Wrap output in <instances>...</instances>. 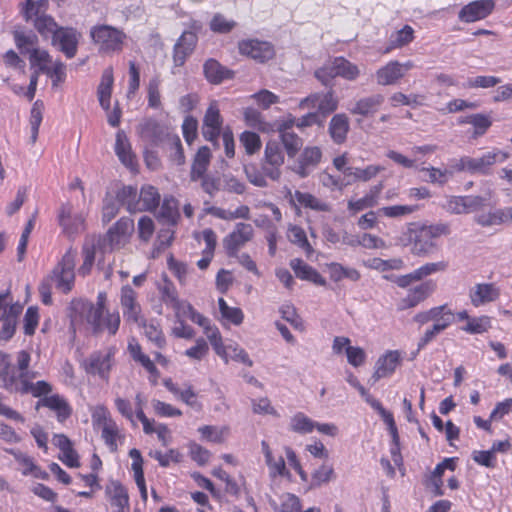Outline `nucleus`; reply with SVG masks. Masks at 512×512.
I'll list each match as a JSON object with an SVG mask.
<instances>
[{"label":"nucleus","mask_w":512,"mask_h":512,"mask_svg":"<svg viewBox=\"0 0 512 512\" xmlns=\"http://www.w3.org/2000/svg\"><path fill=\"white\" fill-rule=\"evenodd\" d=\"M493 191H488L485 196H447L441 207L450 214H468L490 205Z\"/></svg>","instance_id":"obj_8"},{"label":"nucleus","mask_w":512,"mask_h":512,"mask_svg":"<svg viewBox=\"0 0 512 512\" xmlns=\"http://www.w3.org/2000/svg\"><path fill=\"white\" fill-rule=\"evenodd\" d=\"M114 83L113 68L107 67L101 76L97 89V96L100 106L108 111L111 108V95Z\"/></svg>","instance_id":"obj_34"},{"label":"nucleus","mask_w":512,"mask_h":512,"mask_svg":"<svg viewBox=\"0 0 512 512\" xmlns=\"http://www.w3.org/2000/svg\"><path fill=\"white\" fill-rule=\"evenodd\" d=\"M509 156L508 152L495 148L479 157L462 156L459 159H455L452 161V169L456 172L489 175L492 167L497 162H504Z\"/></svg>","instance_id":"obj_4"},{"label":"nucleus","mask_w":512,"mask_h":512,"mask_svg":"<svg viewBox=\"0 0 512 512\" xmlns=\"http://www.w3.org/2000/svg\"><path fill=\"white\" fill-rule=\"evenodd\" d=\"M48 5V0H27L26 8L24 11L26 20L32 21L34 23L37 18H41L42 15H47L46 11L48 9Z\"/></svg>","instance_id":"obj_53"},{"label":"nucleus","mask_w":512,"mask_h":512,"mask_svg":"<svg viewBox=\"0 0 512 512\" xmlns=\"http://www.w3.org/2000/svg\"><path fill=\"white\" fill-rule=\"evenodd\" d=\"M314 75L323 85L327 86L336 77L347 81H356L361 75V68L345 57L339 56L329 59L315 71Z\"/></svg>","instance_id":"obj_5"},{"label":"nucleus","mask_w":512,"mask_h":512,"mask_svg":"<svg viewBox=\"0 0 512 512\" xmlns=\"http://www.w3.org/2000/svg\"><path fill=\"white\" fill-rule=\"evenodd\" d=\"M436 289V283L432 280L425 281L412 289L401 299L398 304L399 310H407L418 306L425 301Z\"/></svg>","instance_id":"obj_21"},{"label":"nucleus","mask_w":512,"mask_h":512,"mask_svg":"<svg viewBox=\"0 0 512 512\" xmlns=\"http://www.w3.org/2000/svg\"><path fill=\"white\" fill-rule=\"evenodd\" d=\"M44 111V104L42 101L37 100L31 109L30 127H31V140L34 143L37 140L39 127L42 122Z\"/></svg>","instance_id":"obj_59"},{"label":"nucleus","mask_w":512,"mask_h":512,"mask_svg":"<svg viewBox=\"0 0 512 512\" xmlns=\"http://www.w3.org/2000/svg\"><path fill=\"white\" fill-rule=\"evenodd\" d=\"M134 231V222L130 218H121L107 232L105 241L111 250L122 248Z\"/></svg>","instance_id":"obj_15"},{"label":"nucleus","mask_w":512,"mask_h":512,"mask_svg":"<svg viewBox=\"0 0 512 512\" xmlns=\"http://www.w3.org/2000/svg\"><path fill=\"white\" fill-rule=\"evenodd\" d=\"M261 451L264 455L265 463L268 467L270 476H280L291 480L292 476L290 471L287 469L284 458L281 455L276 457L266 441L261 442Z\"/></svg>","instance_id":"obj_26"},{"label":"nucleus","mask_w":512,"mask_h":512,"mask_svg":"<svg viewBox=\"0 0 512 512\" xmlns=\"http://www.w3.org/2000/svg\"><path fill=\"white\" fill-rule=\"evenodd\" d=\"M279 137L288 157L294 158L303 145L302 139L294 132L290 134H282Z\"/></svg>","instance_id":"obj_61"},{"label":"nucleus","mask_w":512,"mask_h":512,"mask_svg":"<svg viewBox=\"0 0 512 512\" xmlns=\"http://www.w3.org/2000/svg\"><path fill=\"white\" fill-rule=\"evenodd\" d=\"M90 36L98 50L103 54L120 52L126 41V34L109 25H97L91 28Z\"/></svg>","instance_id":"obj_7"},{"label":"nucleus","mask_w":512,"mask_h":512,"mask_svg":"<svg viewBox=\"0 0 512 512\" xmlns=\"http://www.w3.org/2000/svg\"><path fill=\"white\" fill-rule=\"evenodd\" d=\"M115 153L119 161L130 169H135L137 165V158L132 151L131 143L123 130L116 133L115 139Z\"/></svg>","instance_id":"obj_27"},{"label":"nucleus","mask_w":512,"mask_h":512,"mask_svg":"<svg viewBox=\"0 0 512 512\" xmlns=\"http://www.w3.org/2000/svg\"><path fill=\"white\" fill-rule=\"evenodd\" d=\"M360 395L363 397L366 403H368L382 418L384 423L387 425L388 430H391L395 434V421L391 412L387 411L379 400L375 399L368 391L360 384L357 388Z\"/></svg>","instance_id":"obj_37"},{"label":"nucleus","mask_w":512,"mask_h":512,"mask_svg":"<svg viewBox=\"0 0 512 512\" xmlns=\"http://www.w3.org/2000/svg\"><path fill=\"white\" fill-rule=\"evenodd\" d=\"M501 296V288L495 283H477L469 291L471 304L480 307L496 302Z\"/></svg>","instance_id":"obj_20"},{"label":"nucleus","mask_w":512,"mask_h":512,"mask_svg":"<svg viewBox=\"0 0 512 512\" xmlns=\"http://www.w3.org/2000/svg\"><path fill=\"white\" fill-rule=\"evenodd\" d=\"M10 453L13 455V457L18 462V464L21 466V471H22L23 475L32 474L36 477L39 476L40 470L34 464V461L31 457H29L28 455H26L22 452L15 451V450H11Z\"/></svg>","instance_id":"obj_63"},{"label":"nucleus","mask_w":512,"mask_h":512,"mask_svg":"<svg viewBox=\"0 0 512 512\" xmlns=\"http://www.w3.org/2000/svg\"><path fill=\"white\" fill-rule=\"evenodd\" d=\"M163 301L168 307L174 310L178 320L189 318L198 325L207 324V318L195 311L189 302L179 299L174 291L165 290Z\"/></svg>","instance_id":"obj_12"},{"label":"nucleus","mask_w":512,"mask_h":512,"mask_svg":"<svg viewBox=\"0 0 512 512\" xmlns=\"http://www.w3.org/2000/svg\"><path fill=\"white\" fill-rule=\"evenodd\" d=\"M316 422L302 412L292 416L289 429L299 434H309L315 430Z\"/></svg>","instance_id":"obj_50"},{"label":"nucleus","mask_w":512,"mask_h":512,"mask_svg":"<svg viewBox=\"0 0 512 512\" xmlns=\"http://www.w3.org/2000/svg\"><path fill=\"white\" fill-rule=\"evenodd\" d=\"M265 163L270 165L271 167H264L265 174L270 179L277 181L281 177V169L280 167L284 164V153L280 144L271 140L268 141L265 146L264 151Z\"/></svg>","instance_id":"obj_16"},{"label":"nucleus","mask_w":512,"mask_h":512,"mask_svg":"<svg viewBox=\"0 0 512 512\" xmlns=\"http://www.w3.org/2000/svg\"><path fill=\"white\" fill-rule=\"evenodd\" d=\"M0 380L2 381V386L6 390L22 394L30 393L34 397H38L40 399L50 396L49 393L52 391V386L43 380L35 383L29 382L27 378L17 380L15 370L9 364L4 365L0 370Z\"/></svg>","instance_id":"obj_6"},{"label":"nucleus","mask_w":512,"mask_h":512,"mask_svg":"<svg viewBox=\"0 0 512 512\" xmlns=\"http://www.w3.org/2000/svg\"><path fill=\"white\" fill-rule=\"evenodd\" d=\"M105 494L111 506L117 508V512H124L129 508L128 492L118 481H109L105 488Z\"/></svg>","instance_id":"obj_32"},{"label":"nucleus","mask_w":512,"mask_h":512,"mask_svg":"<svg viewBox=\"0 0 512 512\" xmlns=\"http://www.w3.org/2000/svg\"><path fill=\"white\" fill-rule=\"evenodd\" d=\"M106 294L99 293L97 304L94 305L86 301H78L74 304L75 317L73 322H86L94 331L107 329L110 334H115L120 325V316L118 313H107L104 315V305Z\"/></svg>","instance_id":"obj_2"},{"label":"nucleus","mask_w":512,"mask_h":512,"mask_svg":"<svg viewBox=\"0 0 512 512\" xmlns=\"http://www.w3.org/2000/svg\"><path fill=\"white\" fill-rule=\"evenodd\" d=\"M201 440L220 444L225 441L229 434L226 426L204 425L198 428Z\"/></svg>","instance_id":"obj_48"},{"label":"nucleus","mask_w":512,"mask_h":512,"mask_svg":"<svg viewBox=\"0 0 512 512\" xmlns=\"http://www.w3.org/2000/svg\"><path fill=\"white\" fill-rule=\"evenodd\" d=\"M205 77L210 83L219 84L226 79H230L233 76L232 71L223 67L216 60L210 59L204 64Z\"/></svg>","instance_id":"obj_41"},{"label":"nucleus","mask_w":512,"mask_h":512,"mask_svg":"<svg viewBox=\"0 0 512 512\" xmlns=\"http://www.w3.org/2000/svg\"><path fill=\"white\" fill-rule=\"evenodd\" d=\"M41 406L53 411L59 422L65 421L72 413V409L66 399L58 394H52L40 399L36 404V409H39Z\"/></svg>","instance_id":"obj_31"},{"label":"nucleus","mask_w":512,"mask_h":512,"mask_svg":"<svg viewBox=\"0 0 512 512\" xmlns=\"http://www.w3.org/2000/svg\"><path fill=\"white\" fill-rule=\"evenodd\" d=\"M363 265L380 273H387L389 271L403 269L404 261L401 258H391L385 260L374 257L364 260Z\"/></svg>","instance_id":"obj_42"},{"label":"nucleus","mask_w":512,"mask_h":512,"mask_svg":"<svg viewBox=\"0 0 512 512\" xmlns=\"http://www.w3.org/2000/svg\"><path fill=\"white\" fill-rule=\"evenodd\" d=\"M349 131V118L344 113L334 115L329 123V133L333 141L341 144L345 141Z\"/></svg>","instance_id":"obj_38"},{"label":"nucleus","mask_w":512,"mask_h":512,"mask_svg":"<svg viewBox=\"0 0 512 512\" xmlns=\"http://www.w3.org/2000/svg\"><path fill=\"white\" fill-rule=\"evenodd\" d=\"M413 67L414 64L412 61H406L404 63L395 60L389 61L376 70V83L379 86L396 85Z\"/></svg>","instance_id":"obj_11"},{"label":"nucleus","mask_w":512,"mask_h":512,"mask_svg":"<svg viewBox=\"0 0 512 512\" xmlns=\"http://www.w3.org/2000/svg\"><path fill=\"white\" fill-rule=\"evenodd\" d=\"M459 124H470L473 126L472 137L477 139L484 135L492 125V121L489 116L484 114H472L458 119Z\"/></svg>","instance_id":"obj_40"},{"label":"nucleus","mask_w":512,"mask_h":512,"mask_svg":"<svg viewBox=\"0 0 512 512\" xmlns=\"http://www.w3.org/2000/svg\"><path fill=\"white\" fill-rule=\"evenodd\" d=\"M223 119L217 101H211L203 118L202 134L203 137L213 143L221 133Z\"/></svg>","instance_id":"obj_14"},{"label":"nucleus","mask_w":512,"mask_h":512,"mask_svg":"<svg viewBox=\"0 0 512 512\" xmlns=\"http://www.w3.org/2000/svg\"><path fill=\"white\" fill-rule=\"evenodd\" d=\"M435 310V319L432 320L433 325L441 333L453 323L455 315L447 305L436 306Z\"/></svg>","instance_id":"obj_54"},{"label":"nucleus","mask_w":512,"mask_h":512,"mask_svg":"<svg viewBox=\"0 0 512 512\" xmlns=\"http://www.w3.org/2000/svg\"><path fill=\"white\" fill-rule=\"evenodd\" d=\"M288 239L293 243L304 249L310 255L313 252L312 246L309 244L305 231L296 225H292L288 229Z\"/></svg>","instance_id":"obj_57"},{"label":"nucleus","mask_w":512,"mask_h":512,"mask_svg":"<svg viewBox=\"0 0 512 512\" xmlns=\"http://www.w3.org/2000/svg\"><path fill=\"white\" fill-rule=\"evenodd\" d=\"M163 385L166 389L171 392L176 398L184 402L189 407L200 411L202 409V404L198 400V395L194 391L191 385H185L184 388L180 389L171 378H166L163 380Z\"/></svg>","instance_id":"obj_29"},{"label":"nucleus","mask_w":512,"mask_h":512,"mask_svg":"<svg viewBox=\"0 0 512 512\" xmlns=\"http://www.w3.org/2000/svg\"><path fill=\"white\" fill-rule=\"evenodd\" d=\"M494 9L492 0H477L464 6L459 12L462 22L472 23L486 18Z\"/></svg>","instance_id":"obj_24"},{"label":"nucleus","mask_w":512,"mask_h":512,"mask_svg":"<svg viewBox=\"0 0 512 512\" xmlns=\"http://www.w3.org/2000/svg\"><path fill=\"white\" fill-rule=\"evenodd\" d=\"M80 37L81 34L73 28L59 27L52 38V43L68 58H72L76 55Z\"/></svg>","instance_id":"obj_19"},{"label":"nucleus","mask_w":512,"mask_h":512,"mask_svg":"<svg viewBox=\"0 0 512 512\" xmlns=\"http://www.w3.org/2000/svg\"><path fill=\"white\" fill-rule=\"evenodd\" d=\"M238 48L242 55L248 56L259 62L268 61L274 56V49L268 42L244 40L239 43Z\"/></svg>","instance_id":"obj_22"},{"label":"nucleus","mask_w":512,"mask_h":512,"mask_svg":"<svg viewBox=\"0 0 512 512\" xmlns=\"http://www.w3.org/2000/svg\"><path fill=\"white\" fill-rule=\"evenodd\" d=\"M338 108V99L333 91L327 93H318L317 110L322 115L332 113Z\"/></svg>","instance_id":"obj_58"},{"label":"nucleus","mask_w":512,"mask_h":512,"mask_svg":"<svg viewBox=\"0 0 512 512\" xmlns=\"http://www.w3.org/2000/svg\"><path fill=\"white\" fill-rule=\"evenodd\" d=\"M33 24L37 31L45 38H53L59 29L57 23L49 15H42L41 18H37Z\"/></svg>","instance_id":"obj_60"},{"label":"nucleus","mask_w":512,"mask_h":512,"mask_svg":"<svg viewBox=\"0 0 512 512\" xmlns=\"http://www.w3.org/2000/svg\"><path fill=\"white\" fill-rule=\"evenodd\" d=\"M30 63L32 67L38 68L37 72L49 73L52 61L47 51L33 48L30 52Z\"/></svg>","instance_id":"obj_55"},{"label":"nucleus","mask_w":512,"mask_h":512,"mask_svg":"<svg viewBox=\"0 0 512 512\" xmlns=\"http://www.w3.org/2000/svg\"><path fill=\"white\" fill-rule=\"evenodd\" d=\"M76 255L77 252L75 250H68L61 262L54 268L50 277V281L62 293L70 292L74 286Z\"/></svg>","instance_id":"obj_9"},{"label":"nucleus","mask_w":512,"mask_h":512,"mask_svg":"<svg viewBox=\"0 0 512 512\" xmlns=\"http://www.w3.org/2000/svg\"><path fill=\"white\" fill-rule=\"evenodd\" d=\"M419 171L424 175V181L438 185L446 184L449 179L452 178L453 173L456 172L454 169H452V165L450 168L425 166L421 167Z\"/></svg>","instance_id":"obj_39"},{"label":"nucleus","mask_w":512,"mask_h":512,"mask_svg":"<svg viewBox=\"0 0 512 512\" xmlns=\"http://www.w3.org/2000/svg\"><path fill=\"white\" fill-rule=\"evenodd\" d=\"M491 328V318L486 315L480 317H472L462 330L469 334H482Z\"/></svg>","instance_id":"obj_56"},{"label":"nucleus","mask_w":512,"mask_h":512,"mask_svg":"<svg viewBox=\"0 0 512 512\" xmlns=\"http://www.w3.org/2000/svg\"><path fill=\"white\" fill-rule=\"evenodd\" d=\"M211 159V152L207 146H202L197 151L191 170L192 180L202 178L208 168Z\"/></svg>","instance_id":"obj_47"},{"label":"nucleus","mask_w":512,"mask_h":512,"mask_svg":"<svg viewBox=\"0 0 512 512\" xmlns=\"http://www.w3.org/2000/svg\"><path fill=\"white\" fill-rule=\"evenodd\" d=\"M197 44V36L194 32L182 33L174 46L173 59L176 66H182L187 57L194 51Z\"/></svg>","instance_id":"obj_30"},{"label":"nucleus","mask_w":512,"mask_h":512,"mask_svg":"<svg viewBox=\"0 0 512 512\" xmlns=\"http://www.w3.org/2000/svg\"><path fill=\"white\" fill-rule=\"evenodd\" d=\"M114 349L108 348L91 354L83 366L87 373L107 379L113 366Z\"/></svg>","instance_id":"obj_13"},{"label":"nucleus","mask_w":512,"mask_h":512,"mask_svg":"<svg viewBox=\"0 0 512 512\" xmlns=\"http://www.w3.org/2000/svg\"><path fill=\"white\" fill-rule=\"evenodd\" d=\"M417 210L414 205H393L379 209V213L387 218H402L408 216Z\"/></svg>","instance_id":"obj_64"},{"label":"nucleus","mask_w":512,"mask_h":512,"mask_svg":"<svg viewBox=\"0 0 512 512\" xmlns=\"http://www.w3.org/2000/svg\"><path fill=\"white\" fill-rule=\"evenodd\" d=\"M244 118L246 123L258 129L261 132H270L272 131L271 125L267 122H265L260 114L256 109L254 108H247L244 111Z\"/></svg>","instance_id":"obj_62"},{"label":"nucleus","mask_w":512,"mask_h":512,"mask_svg":"<svg viewBox=\"0 0 512 512\" xmlns=\"http://www.w3.org/2000/svg\"><path fill=\"white\" fill-rule=\"evenodd\" d=\"M413 39L414 29L409 25H405L402 29L395 31L390 35L385 53H389L394 49L402 48L411 43Z\"/></svg>","instance_id":"obj_43"},{"label":"nucleus","mask_w":512,"mask_h":512,"mask_svg":"<svg viewBox=\"0 0 512 512\" xmlns=\"http://www.w3.org/2000/svg\"><path fill=\"white\" fill-rule=\"evenodd\" d=\"M451 228L448 223H409L406 231L400 237L399 241L403 246H411V251L416 255L429 253L435 248V240L448 236Z\"/></svg>","instance_id":"obj_1"},{"label":"nucleus","mask_w":512,"mask_h":512,"mask_svg":"<svg viewBox=\"0 0 512 512\" xmlns=\"http://www.w3.org/2000/svg\"><path fill=\"white\" fill-rule=\"evenodd\" d=\"M218 306L223 322L240 325L243 322L244 315L240 308L229 306L223 298L218 299Z\"/></svg>","instance_id":"obj_51"},{"label":"nucleus","mask_w":512,"mask_h":512,"mask_svg":"<svg viewBox=\"0 0 512 512\" xmlns=\"http://www.w3.org/2000/svg\"><path fill=\"white\" fill-rule=\"evenodd\" d=\"M436 145H422L415 146L411 149L412 158L405 156L404 154L395 151L388 150L386 156L391 159L394 163L406 168V169H418V162L420 158L418 154H432L436 151Z\"/></svg>","instance_id":"obj_23"},{"label":"nucleus","mask_w":512,"mask_h":512,"mask_svg":"<svg viewBox=\"0 0 512 512\" xmlns=\"http://www.w3.org/2000/svg\"><path fill=\"white\" fill-rule=\"evenodd\" d=\"M254 235L252 225L248 223H237L231 233L223 239V245L229 255H234L247 242L251 241Z\"/></svg>","instance_id":"obj_18"},{"label":"nucleus","mask_w":512,"mask_h":512,"mask_svg":"<svg viewBox=\"0 0 512 512\" xmlns=\"http://www.w3.org/2000/svg\"><path fill=\"white\" fill-rule=\"evenodd\" d=\"M121 306L123 309L124 317L128 321L140 324L141 308L137 302L136 292L129 286H124L121 289Z\"/></svg>","instance_id":"obj_28"},{"label":"nucleus","mask_w":512,"mask_h":512,"mask_svg":"<svg viewBox=\"0 0 512 512\" xmlns=\"http://www.w3.org/2000/svg\"><path fill=\"white\" fill-rule=\"evenodd\" d=\"M57 218L63 233L69 237L85 230L86 214L83 211H76L69 202L63 203L60 206Z\"/></svg>","instance_id":"obj_10"},{"label":"nucleus","mask_w":512,"mask_h":512,"mask_svg":"<svg viewBox=\"0 0 512 512\" xmlns=\"http://www.w3.org/2000/svg\"><path fill=\"white\" fill-rule=\"evenodd\" d=\"M223 350L225 354H217L220 356L226 363L229 360H233L239 363H242L243 365L247 367L253 366V361L249 357L248 353L240 347L236 343H230L223 346Z\"/></svg>","instance_id":"obj_45"},{"label":"nucleus","mask_w":512,"mask_h":512,"mask_svg":"<svg viewBox=\"0 0 512 512\" xmlns=\"http://www.w3.org/2000/svg\"><path fill=\"white\" fill-rule=\"evenodd\" d=\"M158 218L169 225H176L180 214L178 211V202L174 197H165Z\"/></svg>","instance_id":"obj_49"},{"label":"nucleus","mask_w":512,"mask_h":512,"mask_svg":"<svg viewBox=\"0 0 512 512\" xmlns=\"http://www.w3.org/2000/svg\"><path fill=\"white\" fill-rule=\"evenodd\" d=\"M327 271L330 279L334 282H340L343 279H349L350 281L356 282L361 278V274L358 270L351 267H345L340 263L328 264Z\"/></svg>","instance_id":"obj_44"},{"label":"nucleus","mask_w":512,"mask_h":512,"mask_svg":"<svg viewBox=\"0 0 512 512\" xmlns=\"http://www.w3.org/2000/svg\"><path fill=\"white\" fill-rule=\"evenodd\" d=\"M118 198L122 205L133 213L153 211L159 206L161 200L160 193L152 185L142 186L139 193L133 187L125 186L118 191Z\"/></svg>","instance_id":"obj_3"},{"label":"nucleus","mask_w":512,"mask_h":512,"mask_svg":"<svg viewBox=\"0 0 512 512\" xmlns=\"http://www.w3.org/2000/svg\"><path fill=\"white\" fill-rule=\"evenodd\" d=\"M384 102V96L381 94H373L358 99L353 107L349 110L353 115L369 116L378 111Z\"/></svg>","instance_id":"obj_35"},{"label":"nucleus","mask_w":512,"mask_h":512,"mask_svg":"<svg viewBox=\"0 0 512 512\" xmlns=\"http://www.w3.org/2000/svg\"><path fill=\"white\" fill-rule=\"evenodd\" d=\"M98 242L99 240L94 236L86 238L82 250L83 263L79 268V273L83 276L91 272L95 261L96 245Z\"/></svg>","instance_id":"obj_46"},{"label":"nucleus","mask_w":512,"mask_h":512,"mask_svg":"<svg viewBox=\"0 0 512 512\" xmlns=\"http://www.w3.org/2000/svg\"><path fill=\"white\" fill-rule=\"evenodd\" d=\"M290 267L295 275L302 280L310 281L320 286L326 284L325 279L313 267L299 258L292 259L290 261Z\"/></svg>","instance_id":"obj_36"},{"label":"nucleus","mask_w":512,"mask_h":512,"mask_svg":"<svg viewBox=\"0 0 512 512\" xmlns=\"http://www.w3.org/2000/svg\"><path fill=\"white\" fill-rule=\"evenodd\" d=\"M286 198H288L291 203L297 201L301 206L315 211L329 212L331 210L328 203L310 193L300 191L293 193L290 189L286 188Z\"/></svg>","instance_id":"obj_33"},{"label":"nucleus","mask_w":512,"mask_h":512,"mask_svg":"<svg viewBox=\"0 0 512 512\" xmlns=\"http://www.w3.org/2000/svg\"><path fill=\"white\" fill-rule=\"evenodd\" d=\"M401 363V355L397 350H389L382 354L374 365L371 381L376 383L382 378H388L394 374Z\"/></svg>","instance_id":"obj_17"},{"label":"nucleus","mask_w":512,"mask_h":512,"mask_svg":"<svg viewBox=\"0 0 512 512\" xmlns=\"http://www.w3.org/2000/svg\"><path fill=\"white\" fill-rule=\"evenodd\" d=\"M512 222V206L498 209L489 213L485 219H479L478 223L483 226L500 225Z\"/></svg>","instance_id":"obj_52"},{"label":"nucleus","mask_w":512,"mask_h":512,"mask_svg":"<svg viewBox=\"0 0 512 512\" xmlns=\"http://www.w3.org/2000/svg\"><path fill=\"white\" fill-rule=\"evenodd\" d=\"M322 151L317 146H307L301 152L297 166L293 171L300 177L304 178L308 176L311 169L315 168L321 161Z\"/></svg>","instance_id":"obj_25"}]
</instances>
